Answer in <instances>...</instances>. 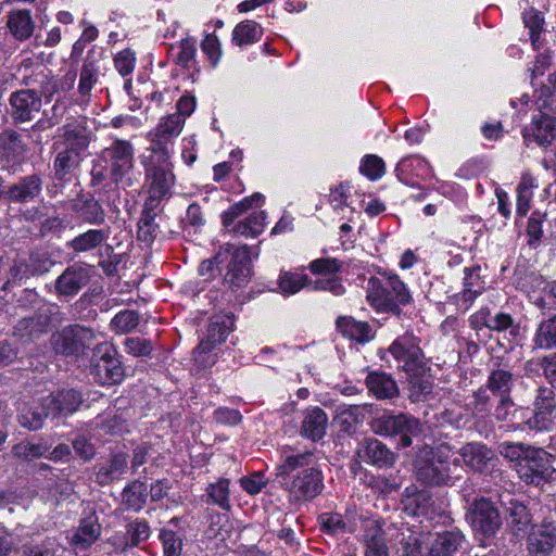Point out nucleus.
Returning <instances> with one entry per match:
<instances>
[{
    "label": "nucleus",
    "instance_id": "nucleus-14",
    "mask_svg": "<svg viewBox=\"0 0 556 556\" xmlns=\"http://www.w3.org/2000/svg\"><path fill=\"white\" fill-rule=\"evenodd\" d=\"M10 116L15 124L31 122L42 106L41 96L34 89H21L9 98Z\"/></svg>",
    "mask_w": 556,
    "mask_h": 556
},
{
    "label": "nucleus",
    "instance_id": "nucleus-36",
    "mask_svg": "<svg viewBox=\"0 0 556 556\" xmlns=\"http://www.w3.org/2000/svg\"><path fill=\"white\" fill-rule=\"evenodd\" d=\"M337 328L344 337L359 343L369 342L375 336L368 323L356 320L353 317H339L337 319Z\"/></svg>",
    "mask_w": 556,
    "mask_h": 556
},
{
    "label": "nucleus",
    "instance_id": "nucleus-12",
    "mask_svg": "<svg viewBox=\"0 0 556 556\" xmlns=\"http://www.w3.org/2000/svg\"><path fill=\"white\" fill-rule=\"evenodd\" d=\"M399 368L415 374L424 365L419 340L410 333L399 337L388 349Z\"/></svg>",
    "mask_w": 556,
    "mask_h": 556
},
{
    "label": "nucleus",
    "instance_id": "nucleus-15",
    "mask_svg": "<svg viewBox=\"0 0 556 556\" xmlns=\"http://www.w3.org/2000/svg\"><path fill=\"white\" fill-rule=\"evenodd\" d=\"M556 546V523L544 520L534 525L527 538V548L531 556H549Z\"/></svg>",
    "mask_w": 556,
    "mask_h": 556
},
{
    "label": "nucleus",
    "instance_id": "nucleus-5",
    "mask_svg": "<svg viewBox=\"0 0 556 556\" xmlns=\"http://www.w3.org/2000/svg\"><path fill=\"white\" fill-rule=\"evenodd\" d=\"M99 160L108 165L110 178L115 184L134 185L130 173L135 167V148L129 140L114 139L99 153Z\"/></svg>",
    "mask_w": 556,
    "mask_h": 556
},
{
    "label": "nucleus",
    "instance_id": "nucleus-45",
    "mask_svg": "<svg viewBox=\"0 0 556 556\" xmlns=\"http://www.w3.org/2000/svg\"><path fill=\"white\" fill-rule=\"evenodd\" d=\"M498 452L509 462L516 463L517 466L528 459L530 455H534L536 447L520 442L504 441L500 443Z\"/></svg>",
    "mask_w": 556,
    "mask_h": 556
},
{
    "label": "nucleus",
    "instance_id": "nucleus-8",
    "mask_svg": "<svg viewBox=\"0 0 556 556\" xmlns=\"http://www.w3.org/2000/svg\"><path fill=\"white\" fill-rule=\"evenodd\" d=\"M375 433L384 437H399L403 447L412 445L413 438L421 433L422 426L419 419L407 414L384 413L372 421Z\"/></svg>",
    "mask_w": 556,
    "mask_h": 556
},
{
    "label": "nucleus",
    "instance_id": "nucleus-58",
    "mask_svg": "<svg viewBox=\"0 0 556 556\" xmlns=\"http://www.w3.org/2000/svg\"><path fill=\"white\" fill-rule=\"evenodd\" d=\"M155 216L149 214H141L138 223V239L146 242L152 243L160 232V226L155 223Z\"/></svg>",
    "mask_w": 556,
    "mask_h": 556
},
{
    "label": "nucleus",
    "instance_id": "nucleus-16",
    "mask_svg": "<svg viewBox=\"0 0 556 556\" xmlns=\"http://www.w3.org/2000/svg\"><path fill=\"white\" fill-rule=\"evenodd\" d=\"M498 502L506 514L510 530L517 535L525 533L532 521L528 507L509 492L501 493Z\"/></svg>",
    "mask_w": 556,
    "mask_h": 556
},
{
    "label": "nucleus",
    "instance_id": "nucleus-9",
    "mask_svg": "<svg viewBox=\"0 0 556 556\" xmlns=\"http://www.w3.org/2000/svg\"><path fill=\"white\" fill-rule=\"evenodd\" d=\"M533 408H521L523 425L535 431H546L554 422L556 410L555 392L551 388H539L533 400Z\"/></svg>",
    "mask_w": 556,
    "mask_h": 556
},
{
    "label": "nucleus",
    "instance_id": "nucleus-60",
    "mask_svg": "<svg viewBox=\"0 0 556 556\" xmlns=\"http://www.w3.org/2000/svg\"><path fill=\"white\" fill-rule=\"evenodd\" d=\"M312 289L316 291H328L336 296L344 294L345 288L341 277L336 275L318 277L312 282Z\"/></svg>",
    "mask_w": 556,
    "mask_h": 556
},
{
    "label": "nucleus",
    "instance_id": "nucleus-54",
    "mask_svg": "<svg viewBox=\"0 0 556 556\" xmlns=\"http://www.w3.org/2000/svg\"><path fill=\"white\" fill-rule=\"evenodd\" d=\"M535 104L540 115L544 113L553 115L556 112V85L554 87L543 85L536 91Z\"/></svg>",
    "mask_w": 556,
    "mask_h": 556
},
{
    "label": "nucleus",
    "instance_id": "nucleus-50",
    "mask_svg": "<svg viewBox=\"0 0 556 556\" xmlns=\"http://www.w3.org/2000/svg\"><path fill=\"white\" fill-rule=\"evenodd\" d=\"M311 282L305 274L282 271L278 278V287L281 293L291 295L298 293Z\"/></svg>",
    "mask_w": 556,
    "mask_h": 556
},
{
    "label": "nucleus",
    "instance_id": "nucleus-1",
    "mask_svg": "<svg viewBox=\"0 0 556 556\" xmlns=\"http://www.w3.org/2000/svg\"><path fill=\"white\" fill-rule=\"evenodd\" d=\"M278 476L293 503L309 502L325 488L324 473L313 451L286 454L278 466Z\"/></svg>",
    "mask_w": 556,
    "mask_h": 556
},
{
    "label": "nucleus",
    "instance_id": "nucleus-62",
    "mask_svg": "<svg viewBox=\"0 0 556 556\" xmlns=\"http://www.w3.org/2000/svg\"><path fill=\"white\" fill-rule=\"evenodd\" d=\"M201 49L206 55L211 66L213 68L216 67L223 55L219 39L213 34L206 35L201 42Z\"/></svg>",
    "mask_w": 556,
    "mask_h": 556
},
{
    "label": "nucleus",
    "instance_id": "nucleus-4",
    "mask_svg": "<svg viewBox=\"0 0 556 556\" xmlns=\"http://www.w3.org/2000/svg\"><path fill=\"white\" fill-rule=\"evenodd\" d=\"M184 124V118L179 114L163 117L157 126L147 134L150 147L140 156V163L174 168L173 139L179 136Z\"/></svg>",
    "mask_w": 556,
    "mask_h": 556
},
{
    "label": "nucleus",
    "instance_id": "nucleus-32",
    "mask_svg": "<svg viewBox=\"0 0 556 556\" xmlns=\"http://www.w3.org/2000/svg\"><path fill=\"white\" fill-rule=\"evenodd\" d=\"M459 455L466 466L478 472H482L489 463L495 457V454L491 448L479 442L465 444L460 448Z\"/></svg>",
    "mask_w": 556,
    "mask_h": 556
},
{
    "label": "nucleus",
    "instance_id": "nucleus-52",
    "mask_svg": "<svg viewBox=\"0 0 556 556\" xmlns=\"http://www.w3.org/2000/svg\"><path fill=\"white\" fill-rule=\"evenodd\" d=\"M80 162V154L72 150H63L59 152L54 159L53 168L58 179H63L70 174Z\"/></svg>",
    "mask_w": 556,
    "mask_h": 556
},
{
    "label": "nucleus",
    "instance_id": "nucleus-43",
    "mask_svg": "<svg viewBox=\"0 0 556 556\" xmlns=\"http://www.w3.org/2000/svg\"><path fill=\"white\" fill-rule=\"evenodd\" d=\"M262 35L263 28L258 23L245 20L233 28L231 40L237 46H248L258 41Z\"/></svg>",
    "mask_w": 556,
    "mask_h": 556
},
{
    "label": "nucleus",
    "instance_id": "nucleus-37",
    "mask_svg": "<svg viewBox=\"0 0 556 556\" xmlns=\"http://www.w3.org/2000/svg\"><path fill=\"white\" fill-rule=\"evenodd\" d=\"M100 71V60L96 58V51L92 49L88 51L80 70L78 92L81 97L90 96L93 86L98 81Z\"/></svg>",
    "mask_w": 556,
    "mask_h": 556
},
{
    "label": "nucleus",
    "instance_id": "nucleus-55",
    "mask_svg": "<svg viewBox=\"0 0 556 556\" xmlns=\"http://www.w3.org/2000/svg\"><path fill=\"white\" fill-rule=\"evenodd\" d=\"M58 542L54 538H46L40 543H27L22 546L23 556H55Z\"/></svg>",
    "mask_w": 556,
    "mask_h": 556
},
{
    "label": "nucleus",
    "instance_id": "nucleus-18",
    "mask_svg": "<svg viewBox=\"0 0 556 556\" xmlns=\"http://www.w3.org/2000/svg\"><path fill=\"white\" fill-rule=\"evenodd\" d=\"M233 324V318L228 315L213 317L207 325L206 331L200 343L193 351L194 355L197 356L202 353H207L217 344L223 343L232 331Z\"/></svg>",
    "mask_w": 556,
    "mask_h": 556
},
{
    "label": "nucleus",
    "instance_id": "nucleus-26",
    "mask_svg": "<svg viewBox=\"0 0 556 556\" xmlns=\"http://www.w3.org/2000/svg\"><path fill=\"white\" fill-rule=\"evenodd\" d=\"M425 536V532L415 531L408 527L397 529L394 535L397 554L400 556H427Z\"/></svg>",
    "mask_w": 556,
    "mask_h": 556
},
{
    "label": "nucleus",
    "instance_id": "nucleus-21",
    "mask_svg": "<svg viewBox=\"0 0 556 556\" xmlns=\"http://www.w3.org/2000/svg\"><path fill=\"white\" fill-rule=\"evenodd\" d=\"M251 278V258L247 245L237 248L228 265L225 282L231 288L247 286Z\"/></svg>",
    "mask_w": 556,
    "mask_h": 556
},
{
    "label": "nucleus",
    "instance_id": "nucleus-30",
    "mask_svg": "<svg viewBox=\"0 0 556 556\" xmlns=\"http://www.w3.org/2000/svg\"><path fill=\"white\" fill-rule=\"evenodd\" d=\"M365 383L369 394L377 400H392L400 393L395 380L382 371H369Z\"/></svg>",
    "mask_w": 556,
    "mask_h": 556
},
{
    "label": "nucleus",
    "instance_id": "nucleus-2",
    "mask_svg": "<svg viewBox=\"0 0 556 556\" xmlns=\"http://www.w3.org/2000/svg\"><path fill=\"white\" fill-rule=\"evenodd\" d=\"M366 299L378 313L400 315L402 306L413 300L406 285L395 274L383 273L380 277H370L366 287Z\"/></svg>",
    "mask_w": 556,
    "mask_h": 556
},
{
    "label": "nucleus",
    "instance_id": "nucleus-64",
    "mask_svg": "<svg viewBox=\"0 0 556 556\" xmlns=\"http://www.w3.org/2000/svg\"><path fill=\"white\" fill-rule=\"evenodd\" d=\"M197 54L195 41L191 38L182 39L178 47L176 63L182 67H190Z\"/></svg>",
    "mask_w": 556,
    "mask_h": 556
},
{
    "label": "nucleus",
    "instance_id": "nucleus-29",
    "mask_svg": "<svg viewBox=\"0 0 556 556\" xmlns=\"http://www.w3.org/2000/svg\"><path fill=\"white\" fill-rule=\"evenodd\" d=\"M358 456L368 464L386 467L393 465L394 454L377 439H366L358 448Z\"/></svg>",
    "mask_w": 556,
    "mask_h": 556
},
{
    "label": "nucleus",
    "instance_id": "nucleus-57",
    "mask_svg": "<svg viewBox=\"0 0 556 556\" xmlns=\"http://www.w3.org/2000/svg\"><path fill=\"white\" fill-rule=\"evenodd\" d=\"M363 541L366 547L386 544L383 530L378 520L367 519L363 522Z\"/></svg>",
    "mask_w": 556,
    "mask_h": 556
},
{
    "label": "nucleus",
    "instance_id": "nucleus-33",
    "mask_svg": "<svg viewBox=\"0 0 556 556\" xmlns=\"http://www.w3.org/2000/svg\"><path fill=\"white\" fill-rule=\"evenodd\" d=\"M74 213L90 225H101L105 222V212L92 197H78L72 202Z\"/></svg>",
    "mask_w": 556,
    "mask_h": 556
},
{
    "label": "nucleus",
    "instance_id": "nucleus-10",
    "mask_svg": "<svg viewBox=\"0 0 556 556\" xmlns=\"http://www.w3.org/2000/svg\"><path fill=\"white\" fill-rule=\"evenodd\" d=\"M94 340L96 333L92 329L80 325H70L52 336L51 344L55 353L72 356L84 353Z\"/></svg>",
    "mask_w": 556,
    "mask_h": 556
},
{
    "label": "nucleus",
    "instance_id": "nucleus-11",
    "mask_svg": "<svg viewBox=\"0 0 556 556\" xmlns=\"http://www.w3.org/2000/svg\"><path fill=\"white\" fill-rule=\"evenodd\" d=\"M516 466L519 478L535 486L556 481V469L551 465L547 453L536 448V453Z\"/></svg>",
    "mask_w": 556,
    "mask_h": 556
},
{
    "label": "nucleus",
    "instance_id": "nucleus-27",
    "mask_svg": "<svg viewBox=\"0 0 556 556\" xmlns=\"http://www.w3.org/2000/svg\"><path fill=\"white\" fill-rule=\"evenodd\" d=\"M49 324L50 317L47 314L37 313L18 320L14 326L13 336L23 343H29L47 333Z\"/></svg>",
    "mask_w": 556,
    "mask_h": 556
},
{
    "label": "nucleus",
    "instance_id": "nucleus-31",
    "mask_svg": "<svg viewBox=\"0 0 556 556\" xmlns=\"http://www.w3.org/2000/svg\"><path fill=\"white\" fill-rule=\"evenodd\" d=\"M328 416L320 407L307 408L303 414L301 434L312 441H318L326 434Z\"/></svg>",
    "mask_w": 556,
    "mask_h": 556
},
{
    "label": "nucleus",
    "instance_id": "nucleus-53",
    "mask_svg": "<svg viewBox=\"0 0 556 556\" xmlns=\"http://www.w3.org/2000/svg\"><path fill=\"white\" fill-rule=\"evenodd\" d=\"M139 319V314L136 311L125 309L112 318L110 327L117 334L127 333L138 326Z\"/></svg>",
    "mask_w": 556,
    "mask_h": 556
},
{
    "label": "nucleus",
    "instance_id": "nucleus-35",
    "mask_svg": "<svg viewBox=\"0 0 556 556\" xmlns=\"http://www.w3.org/2000/svg\"><path fill=\"white\" fill-rule=\"evenodd\" d=\"M110 237V229H88L67 242V248L76 253H86L100 248Z\"/></svg>",
    "mask_w": 556,
    "mask_h": 556
},
{
    "label": "nucleus",
    "instance_id": "nucleus-34",
    "mask_svg": "<svg viewBox=\"0 0 556 556\" xmlns=\"http://www.w3.org/2000/svg\"><path fill=\"white\" fill-rule=\"evenodd\" d=\"M7 26L10 34L18 41L29 39L35 29V22L30 10H14L8 15Z\"/></svg>",
    "mask_w": 556,
    "mask_h": 556
},
{
    "label": "nucleus",
    "instance_id": "nucleus-38",
    "mask_svg": "<svg viewBox=\"0 0 556 556\" xmlns=\"http://www.w3.org/2000/svg\"><path fill=\"white\" fill-rule=\"evenodd\" d=\"M101 533V526L96 516H89L83 520L71 536V544L80 548H87L93 544Z\"/></svg>",
    "mask_w": 556,
    "mask_h": 556
},
{
    "label": "nucleus",
    "instance_id": "nucleus-42",
    "mask_svg": "<svg viewBox=\"0 0 556 556\" xmlns=\"http://www.w3.org/2000/svg\"><path fill=\"white\" fill-rule=\"evenodd\" d=\"M514 383V375L509 370L498 368L490 372L486 387L493 397H508Z\"/></svg>",
    "mask_w": 556,
    "mask_h": 556
},
{
    "label": "nucleus",
    "instance_id": "nucleus-24",
    "mask_svg": "<svg viewBox=\"0 0 556 556\" xmlns=\"http://www.w3.org/2000/svg\"><path fill=\"white\" fill-rule=\"evenodd\" d=\"M395 174L400 181L415 187L419 185L418 179L425 180L430 176L431 167L429 163L420 156H407L397 163Z\"/></svg>",
    "mask_w": 556,
    "mask_h": 556
},
{
    "label": "nucleus",
    "instance_id": "nucleus-44",
    "mask_svg": "<svg viewBox=\"0 0 556 556\" xmlns=\"http://www.w3.org/2000/svg\"><path fill=\"white\" fill-rule=\"evenodd\" d=\"M26 148L22 136L14 129L7 128L0 134V152L8 159H18L25 153Z\"/></svg>",
    "mask_w": 556,
    "mask_h": 556
},
{
    "label": "nucleus",
    "instance_id": "nucleus-22",
    "mask_svg": "<svg viewBox=\"0 0 556 556\" xmlns=\"http://www.w3.org/2000/svg\"><path fill=\"white\" fill-rule=\"evenodd\" d=\"M522 135L528 143L548 147L556 138V118L547 113L533 116L531 125L523 128Z\"/></svg>",
    "mask_w": 556,
    "mask_h": 556
},
{
    "label": "nucleus",
    "instance_id": "nucleus-40",
    "mask_svg": "<svg viewBox=\"0 0 556 556\" xmlns=\"http://www.w3.org/2000/svg\"><path fill=\"white\" fill-rule=\"evenodd\" d=\"M128 466L127 455L118 453L101 465L96 473L97 482L101 485L110 484L115 480H119L126 472Z\"/></svg>",
    "mask_w": 556,
    "mask_h": 556
},
{
    "label": "nucleus",
    "instance_id": "nucleus-17",
    "mask_svg": "<svg viewBox=\"0 0 556 556\" xmlns=\"http://www.w3.org/2000/svg\"><path fill=\"white\" fill-rule=\"evenodd\" d=\"M150 535L149 522L146 519L136 518L126 523L124 533H115L110 542L117 551L126 553L128 549L148 541Z\"/></svg>",
    "mask_w": 556,
    "mask_h": 556
},
{
    "label": "nucleus",
    "instance_id": "nucleus-63",
    "mask_svg": "<svg viewBox=\"0 0 556 556\" xmlns=\"http://www.w3.org/2000/svg\"><path fill=\"white\" fill-rule=\"evenodd\" d=\"M341 268L342 262L330 257L317 258L309 264V270L319 277L336 275Z\"/></svg>",
    "mask_w": 556,
    "mask_h": 556
},
{
    "label": "nucleus",
    "instance_id": "nucleus-59",
    "mask_svg": "<svg viewBox=\"0 0 556 556\" xmlns=\"http://www.w3.org/2000/svg\"><path fill=\"white\" fill-rule=\"evenodd\" d=\"M159 539L163 545L164 556H180L182 539L173 530L162 529Z\"/></svg>",
    "mask_w": 556,
    "mask_h": 556
},
{
    "label": "nucleus",
    "instance_id": "nucleus-39",
    "mask_svg": "<svg viewBox=\"0 0 556 556\" xmlns=\"http://www.w3.org/2000/svg\"><path fill=\"white\" fill-rule=\"evenodd\" d=\"M63 139L65 149L76 153L85 151L90 143V131L86 126L79 123H68L63 126Z\"/></svg>",
    "mask_w": 556,
    "mask_h": 556
},
{
    "label": "nucleus",
    "instance_id": "nucleus-56",
    "mask_svg": "<svg viewBox=\"0 0 556 556\" xmlns=\"http://www.w3.org/2000/svg\"><path fill=\"white\" fill-rule=\"evenodd\" d=\"M359 169L370 180H377L384 175L386 164L378 155L368 154L363 157Z\"/></svg>",
    "mask_w": 556,
    "mask_h": 556
},
{
    "label": "nucleus",
    "instance_id": "nucleus-13",
    "mask_svg": "<svg viewBox=\"0 0 556 556\" xmlns=\"http://www.w3.org/2000/svg\"><path fill=\"white\" fill-rule=\"evenodd\" d=\"M472 528L485 536L494 535L502 526L501 515L494 503L485 497L475 498L470 506Z\"/></svg>",
    "mask_w": 556,
    "mask_h": 556
},
{
    "label": "nucleus",
    "instance_id": "nucleus-46",
    "mask_svg": "<svg viewBox=\"0 0 556 556\" xmlns=\"http://www.w3.org/2000/svg\"><path fill=\"white\" fill-rule=\"evenodd\" d=\"M534 188H536L535 179L529 173H523L516 190L517 213L520 216H525L530 210Z\"/></svg>",
    "mask_w": 556,
    "mask_h": 556
},
{
    "label": "nucleus",
    "instance_id": "nucleus-23",
    "mask_svg": "<svg viewBox=\"0 0 556 556\" xmlns=\"http://www.w3.org/2000/svg\"><path fill=\"white\" fill-rule=\"evenodd\" d=\"M49 265L50 263L47 260L39 261L35 255H30L28 261L16 258L9 269L3 288L8 289L12 285H21L29 277L42 275L49 270Z\"/></svg>",
    "mask_w": 556,
    "mask_h": 556
},
{
    "label": "nucleus",
    "instance_id": "nucleus-6",
    "mask_svg": "<svg viewBox=\"0 0 556 556\" xmlns=\"http://www.w3.org/2000/svg\"><path fill=\"white\" fill-rule=\"evenodd\" d=\"M144 169V180L148 188V198L144 201L141 214L157 216L162 211L161 202L170 195L176 182L174 168L141 163Z\"/></svg>",
    "mask_w": 556,
    "mask_h": 556
},
{
    "label": "nucleus",
    "instance_id": "nucleus-51",
    "mask_svg": "<svg viewBox=\"0 0 556 556\" xmlns=\"http://www.w3.org/2000/svg\"><path fill=\"white\" fill-rule=\"evenodd\" d=\"M266 217L264 211L254 212L248 218L236 225L233 231L244 237H257L265 228Z\"/></svg>",
    "mask_w": 556,
    "mask_h": 556
},
{
    "label": "nucleus",
    "instance_id": "nucleus-41",
    "mask_svg": "<svg viewBox=\"0 0 556 556\" xmlns=\"http://www.w3.org/2000/svg\"><path fill=\"white\" fill-rule=\"evenodd\" d=\"M122 505L127 510L140 511L148 498V490L144 482L134 480L128 483L122 492Z\"/></svg>",
    "mask_w": 556,
    "mask_h": 556
},
{
    "label": "nucleus",
    "instance_id": "nucleus-28",
    "mask_svg": "<svg viewBox=\"0 0 556 556\" xmlns=\"http://www.w3.org/2000/svg\"><path fill=\"white\" fill-rule=\"evenodd\" d=\"M42 190V178L38 174L24 176L5 191V198L14 203L34 201Z\"/></svg>",
    "mask_w": 556,
    "mask_h": 556
},
{
    "label": "nucleus",
    "instance_id": "nucleus-47",
    "mask_svg": "<svg viewBox=\"0 0 556 556\" xmlns=\"http://www.w3.org/2000/svg\"><path fill=\"white\" fill-rule=\"evenodd\" d=\"M229 484V479L222 478L206 488V494L211 503L217 505L223 510L231 508Z\"/></svg>",
    "mask_w": 556,
    "mask_h": 556
},
{
    "label": "nucleus",
    "instance_id": "nucleus-61",
    "mask_svg": "<svg viewBox=\"0 0 556 556\" xmlns=\"http://www.w3.org/2000/svg\"><path fill=\"white\" fill-rule=\"evenodd\" d=\"M525 26L529 29L530 39L533 47L539 48V37L543 28L544 18L539 11L529 10L523 13Z\"/></svg>",
    "mask_w": 556,
    "mask_h": 556
},
{
    "label": "nucleus",
    "instance_id": "nucleus-7",
    "mask_svg": "<svg viewBox=\"0 0 556 556\" xmlns=\"http://www.w3.org/2000/svg\"><path fill=\"white\" fill-rule=\"evenodd\" d=\"M90 372L102 386L121 383L125 371L116 349L109 342L97 344L93 350Z\"/></svg>",
    "mask_w": 556,
    "mask_h": 556
},
{
    "label": "nucleus",
    "instance_id": "nucleus-49",
    "mask_svg": "<svg viewBox=\"0 0 556 556\" xmlns=\"http://www.w3.org/2000/svg\"><path fill=\"white\" fill-rule=\"evenodd\" d=\"M48 417L52 418V414H48V409L45 407V399H42L39 405L23 410L18 420L24 428L38 430L43 426L45 419Z\"/></svg>",
    "mask_w": 556,
    "mask_h": 556
},
{
    "label": "nucleus",
    "instance_id": "nucleus-48",
    "mask_svg": "<svg viewBox=\"0 0 556 556\" xmlns=\"http://www.w3.org/2000/svg\"><path fill=\"white\" fill-rule=\"evenodd\" d=\"M534 344L545 350L556 348V315L540 323L535 331Z\"/></svg>",
    "mask_w": 556,
    "mask_h": 556
},
{
    "label": "nucleus",
    "instance_id": "nucleus-20",
    "mask_svg": "<svg viewBox=\"0 0 556 556\" xmlns=\"http://www.w3.org/2000/svg\"><path fill=\"white\" fill-rule=\"evenodd\" d=\"M84 401L83 394L75 389H63L45 397V407L52 418L74 414Z\"/></svg>",
    "mask_w": 556,
    "mask_h": 556
},
{
    "label": "nucleus",
    "instance_id": "nucleus-3",
    "mask_svg": "<svg viewBox=\"0 0 556 556\" xmlns=\"http://www.w3.org/2000/svg\"><path fill=\"white\" fill-rule=\"evenodd\" d=\"M452 457V448L446 444L422 446L414 460L417 480L428 485L448 484L453 478L452 467L456 469L459 466V459Z\"/></svg>",
    "mask_w": 556,
    "mask_h": 556
},
{
    "label": "nucleus",
    "instance_id": "nucleus-25",
    "mask_svg": "<svg viewBox=\"0 0 556 556\" xmlns=\"http://www.w3.org/2000/svg\"><path fill=\"white\" fill-rule=\"evenodd\" d=\"M90 280L89 269L79 265L68 266L55 280V291L60 295L77 294Z\"/></svg>",
    "mask_w": 556,
    "mask_h": 556
},
{
    "label": "nucleus",
    "instance_id": "nucleus-19",
    "mask_svg": "<svg viewBox=\"0 0 556 556\" xmlns=\"http://www.w3.org/2000/svg\"><path fill=\"white\" fill-rule=\"evenodd\" d=\"M425 533L427 556H453L464 541V535L459 530Z\"/></svg>",
    "mask_w": 556,
    "mask_h": 556
}]
</instances>
